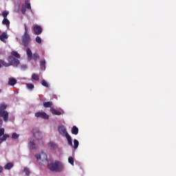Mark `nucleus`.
<instances>
[{
  "label": "nucleus",
  "instance_id": "f257e3e1",
  "mask_svg": "<svg viewBox=\"0 0 176 176\" xmlns=\"http://www.w3.org/2000/svg\"><path fill=\"white\" fill-rule=\"evenodd\" d=\"M8 61V63H6L5 60L0 59V68H1L2 65H3V67H10V65H12L13 67H17L20 65V60L13 57V56H9ZM1 64H2V65Z\"/></svg>",
  "mask_w": 176,
  "mask_h": 176
},
{
  "label": "nucleus",
  "instance_id": "f03ea898",
  "mask_svg": "<svg viewBox=\"0 0 176 176\" xmlns=\"http://www.w3.org/2000/svg\"><path fill=\"white\" fill-rule=\"evenodd\" d=\"M48 168L50 171H54L55 173H61L64 170V165L58 161H56L54 163H48Z\"/></svg>",
  "mask_w": 176,
  "mask_h": 176
},
{
  "label": "nucleus",
  "instance_id": "7ed1b4c3",
  "mask_svg": "<svg viewBox=\"0 0 176 176\" xmlns=\"http://www.w3.org/2000/svg\"><path fill=\"white\" fill-rule=\"evenodd\" d=\"M58 131L63 137H66L67 141L68 142V145L70 146H74V144H72V138H71V135L68 134V132H67V129L64 126H60L58 127Z\"/></svg>",
  "mask_w": 176,
  "mask_h": 176
},
{
  "label": "nucleus",
  "instance_id": "20e7f679",
  "mask_svg": "<svg viewBox=\"0 0 176 176\" xmlns=\"http://www.w3.org/2000/svg\"><path fill=\"white\" fill-rule=\"evenodd\" d=\"M25 32L22 36V44L24 47H27L28 45H30V42H31V37L30 34H28V28L27 27V24H24Z\"/></svg>",
  "mask_w": 176,
  "mask_h": 176
},
{
  "label": "nucleus",
  "instance_id": "39448f33",
  "mask_svg": "<svg viewBox=\"0 0 176 176\" xmlns=\"http://www.w3.org/2000/svg\"><path fill=\"white\" fill-rule=\"evenodd\" d=\"M8 108V105L5 104H0V118H3L4 122H8V119H9V113L5 111Z\"/></svg>",
  "mask_w": 176,
  "mask_h": 176
},
{
  "label": "nucleus",
  "instance_id": "423d86ee",
  "mask_svg": "<svg viewBox=\"0 0 176 176\" xmlns=\"http://www.w3.org/2000/svg\"><path fill=\"white\" fill-rule=\"evenodd\" d=\"M35 157L37 159V161L41 160L42 162H47V155L44 152L36 155Z\"/></svg>",
  "mask_w": 176,
  "mask_h": 176
},
{
  "label": "nucleus",
  "instance_id": "0eeeda50",
  "mask_svg": "<svg viewBox=\"0 0 176 176\" xmlns=\"http://www.w3.org/2000/svg\"><path fill=\"white\" fill-rule=\"evenodd\" d=\"M33 31L34 35H41L43 30L42 29V27H41V25H34L33 26Z\"/></svg>",
  "mask_w": 176,
  "mask_h": 176
},
{
  "label": "nucleus",
  "instance_id": "6e6552de",
  "mask_svg": "<svg viewBox=\"0 0 176 176\" xmlns=\"http://www.w3.org/2000/svg\"><path fill=\"white\" fill-rule=\"evenodd\" d=\"M36 118H41V119H49V116L45 112H37L35 113Z\"/></svg>",
  "mask_w": 176,
  "mask_h": 176
},
{
  "label": "nucleus",
  "instance_id": "1a4fd4ad",
  "mask_svg": "<svg viewBox=\"0 0 176 176\" xmlns=\"http://www.w3.org/2000/svg\"><path fill=\"white\" fill-rule=\"evenodd\" d=\"M8 33L7 32H3L1 35H0V40L1 41V42H6V39H8Z\"/></svg>",
  "mask_w": 176,
  "mask_h": 176
},
{
  "label": "nucleus",
  "instance_id": "9d476101",
  "mask_svg": "<svg viewBox=\"0 0 176 176\" xmlns=\"http://www.w3.org/2000/svg\"><path fill=\"white\" fill-rule=\"evenodd\" d=\"M17 83V80L13 78H10L8 80V85L10 86H14Z\"/></svg>",
  "mask_w": 176,
  "mask_h": 176
},
{
  "label": "nucleus",
  "instance_id": "9b49d317",
  "mask_svg": "<svg viewBox=\"0 0 176 176\" xmlns=\"http://www.w3.org/2000/svg\"><path fill=\"white\" fill-rule=\"evenodd\" d=\"M26 53L28 56V59L30 60H32V52L31 51V49L27 48Z\"/></svg>",
  "mask_w": 176,
  "mask_h": 176
},
{
  "label": "nucleus",
  "instance_id": "f8f14e48",
  "mask_svg": "<svg viewBox=\"0 0 176 176\" xmlns=\"http://www.w3.org/2000/svg\"><path fill=\"white\" fill-rule=\"evenodd\" d=\"M29 146L30 149H36V144H35L34 140H30Z\"/></svg>",
  "mask_w": 176,
  "mask_h": 176
},
{
  "label": "nucleus",
  "instance_id": "ddd939ff",
  "mask_svg": "<svg viewBox=\"0 0 176 176\" xmlns=\"http://www.w3.org/2000/svg\"><path fill=\"white\" fill-rule=\"evenodd\" d=\"M2 24L3 25H6V27H10V21L8 19V18H3L2 21Z\"/></svg>",
  "mask_w": 176,
  "mask_h": 176
},
{
  "label": "nucleus",
  "instance_id": "4468645a",
  "mask_svg": "<svg viewBox=\"0 0 176 176\" xmlns=\"http://www.w3.org/2000/svg\"><path fill=\"white\" fill-rule=\"evenodd\" d=\"M79 133V129L76 127V126H73L72 129V133L74 134V135H78Z\"/></svg>",
  "mask_w": 176,
  "mask_h": 176
},
{
  "label": "nucleus",
  "instance_id": "2eb2a0df",
  "mask_svg": "<svg viewBox=\"0 0 176 176\" xmlns=\"http://www.w3.org/2000/svg\"><path fill=\"white\" fill-rule=\"evenodd\" d=\"M50 111L53 115H57L58 116H60L61 115V111L56 110L54 108L51 107Z\"/></svg>",
  "mask_w": 176,
  "mask_h": 176
},
{
  "label": "nucleus",
  "instance_id": "dca6fc26",
  "mask_svg": "<svg viewBox=\"0 0 176 176\" xmlns=\"http://www.w3.org/2000/svg\"><path fill=\"white\" fill-rule=\"evenodd\" d=\"M43 105L44 108H52V107L53 105V102H44L43 103Z\"/></svg>",
  "mask_w": 176,
  "mask_h": 176
},
{
  "label": "nucleus",
  "instance_id": "f3484780",
  "mask_svg": "<svg viewBox=\"0 0 176 176\" xmlns=\"http://www.w3.org/2000/svg\"><path fill=\"white\" fill-rule=\"evenodd\" d=\"M40 66H41V69L45 71V69H46V60H41L40 61Z\"/></svg>",
  "mask_w": 176,
  "mask_h": 176
},
{
  "label": "nucleus",
  "instance_id": "a211bd4d",
  "mask_svg": "<svg viewBox=\"0 0 176 176\" xmlns=\"http://www.w3.org/2000/svg\"><path fill=\"white\" fill-rule=\"evenodd\" d=\"M34 137H35L36 140H42V133L39 131L36 132L34 133Z\"/></svg>",
  "mask_w": 176,
  "mask_h": 176
},
{
  "label": "nucleus",
  "instance_id": "6ab92c4d",
  "mask_svg": "<svg viewBox=\"0 0 176 176\" xmlns=\"http://www.w3.org/2000/svg\"><path fill=\"white\" fill-rule=\"evenodd\" d=\"M13 167V164L12 162H9L6 164V165L4 166L5 170H10Z\"/></svg>",
  "mask_w": 176,
  "mask_h": 176
},
{
  "label": "nucleus",
  "instance_id": "aec40b11",
  "mask_svg": "<svg viewBox=\"0 0 176 176\" xmlns=\"http://www.w3.org/2000/svg\"><path fill=\"white\" fill-rule=\"evenodd\" d=\"M25 5L26 6V9L31 10V3H30V0H25Z\"/></svg>",
  "mask_w": 176,
  "mask_h": 176
},
{
  "label": "nucleus",
  "instance_id": "412c9836",
  "mask_svg": "<svg viewBox=\"0 0 176 176\" xmlns=\"http://www.w3.org/2000/svg\"><path fill=\"white\" fill-rule=\"evenodd\" d=\"M11 54L14 56V57H16V58H20L19 53L16 51H12Z\"/></svg>",
  "mask_w": 176,
  "mask_h": 176
},
{
  "label": "nucleus",
  "instance_id": "4be33fe9",
  "mask_svg": "<svg viewBox=\"0 0 176 176\" xmlns=\"http://www.w3.org/2000/svg\"><path fill=\"white\" fill-rule=\"evenodd\" d=\"M78 146H79V141L78 140H74V148L78 149Z\"/></svg>",
  "mask_w": 176,
  "mask_h": 176
},
{
  "label": "nucleus",
  "instance_id": "5701e85b",
  "mask_svg": "<svg viewBox=\"0 0 176 176\" xmlns=\"http://www.w3.org/2000/svg\"><path fill=\"white\" fill-rule=\"evenodd\" d=\"M32 79H33V80H39V75L35 73L32 74Z\"/></svg>",
  "mask_w": 176,
  "mask_h": 176
},
{
  "label": "nucleus",
  "instance_id": "b1692460",
  "mask_svg": "<svg viewBox=\"0 0 176 176\" xmlns=\"http://www.w3.org/2000/svg\"><path fill=\"white\" fill-rule=\"evenodd\" d=\"M49 146L51 149H55V148L57 147V145H56V143L51 142L49 143Z\"/></svg>",
  "mask_w": 176,
  "mask_h": 176
},
{
  "label": "nucleus",
  "instance_id": "393cba45",
  "mask_svg": "<svg viewBox=\"0 0 176 176\" xmlns=\"http://www.w3.org/2000/svg\"><path fill=\"white\" fill-rule=\"evenodd\" d=\"M8 16H9V11L6 10L2 12V16L3 19H8Z\"/></svg>",
  "mask_w": 176,
  "mask_h": 176
},
{
  "label": "nucleus",
  "instance_id": "a878e982",
  "mask_svg": "<svg viewBox=\"0 0 176 176\" xmlns=\"http://www.w3.org/2000/svg\"><path fill=\"white\" fill-rule=\"evenodd\" d=\"M32 58H33V60L34 61H36V60H38V58H39V54L34 53L33 54V56H32Z\"/></svg>",
  "mask_w": 176,
  "mask_h": 176
},
{
  "label": "nucleus",
  "instance_id": "bb28decb",
  "mask_svg": "<svg viewBox=\"0 0 176 176\" xmlns=\"http://www.w3.org/2000/svg\"><path fill=\"white\" fill-rule=\"evenodd\" d=\"M41 85L44 86V87H50L49 83H47V82H46L45 80L41 81Z\"/></svg>",
  "mask_w": 176,
  "mask_h": 176
},
{
  "label": "nucleus",
  "instance_id": "cd10ccee",
  "mask_svg": "<svg viewBox=\"0 0 176 176\" xmlns=\"http://www.w3.org/2000/svg\"><path fill=\"white\" fill-rule=\"evenodd\" d=\"M27 88L28 89V90H32V89H34V86L33 84L31 83H28L26 85Z\"/></svg>",
  "mask_w": 176,
  "mask_h": 176
},
{
  "label": "nucleus",
  "instance_id": "c85d7f7f",
  "mask_svg": "<svg viewBox=\"0 0 176 176\" xmlns=\"http://www.w3.org/2000/svg\"><path fill=\"white\" fill-rule=\"evenodd\" d=\"M24 173H25L26 175H30V168L25 167L23 169Z\"/></svg>",
  "mask_w": 176,
  "mask_h": 176
},
{
  "label": "nucleus",
  "instance_id": "c756f323",
  "mask_svg": "<svg viewBox=\"0 0 176 176\" xmlns=\"http://www.w3.org/2000/svg\"><path fill=\"white\" fill-rule=\"evenodd\" d=\"M68 162L72 166H74V157H69Z\"/></svg>",
  "mask_w": 176,
  "mask_h": 176
},
{
  "label": "nucleus",
  "instance_id": "7c9ffc66",
  "mask_svg": "<svg viewBox=\"0 0 176 176\" xmlns=\"http://www.w3.org/2000/svg\"><path fill=\"white\" fill-rule=\"evenodd\" d=\"M36 42L37 43H42V38H41V37L39 36H37L36 37Z\"/></svg>",
  "mask_w": 176,
  "mask_h": 176
},
{
  "label": "nucleus",
  "instance_id": "2f4dec72",
  "mask_svg": "<svg viewBox=\"0 0 176 176\" xmlns=\"http://www.w3.org/2000/svg\"><path fill=\"white\" fill-rule=\"evenodd\" d=\"M19 134H17V133H12V138L13 139V140H17V138H19Z\"/></svg>",
  "mask_w": 176,
  "mask_h": 176
},
{
  "label": "nucleus",
  "instance_id": "473e14b6",
  "mask_svg": "<svg viewBox=\"0 0 176 176\" xmlns=\"http://www.w3.org/2000/svg\"><path fill=\"white\" fill-rule=\"evenodd\" d=\"M7 138H9V135L4 133L1 138V140L6 141Z\"/></svg>",
  "mask_w": 176,
  "mask_h": 176
},
{
  "label": "nucleus",
  "instance_id": "72a5a7b5",
  "mask_svg": "<svg viewBox=\"0 0 176 176\" xmlns=\"http://www.w3.org/2000/svg\"><path fill=\"white\" fill-rule=\"evenodd\" d=\"M5 134V129L4 128H0V138L2 137Z\"/></svg>",
  "mask_w": 176,
  "mask_h": 176
},
{
  "label": "nucleus",
  "instance_id": "f704fd0d",
  "mask_svg": "<svg viewBox=\"0 0 176 176\" xmlns=\"http://www.w3.org/2000/svg\"><path fill=\"white\" fill-rule=\"evenodd\" d=\"M25 12H27V10L25 9V6H23L21 8V13L23 14H25Z\"/></svg>",
  "mask_w": 176,
  "mask_h": 176
},
{
  "label": "nucleus",
  "instance_id": "c9c22d12",
  "mask_svg": "<svg viewBox=\"0 0 176 176\" xmlns=\"http://www.w3.org/2000/svg\"><path fill=\"white\" fill-rule=\"evenodd\" d=\"M27 68H28V67L27 66V65H22L21 66V69L22 71H25V69H27Z\"/></svg>",
  "mask_w": 176,
  "mask_h": 176
},
{
  "label": "nucleus",
  "instance_id": "e433bc0d",
  "mask_svg": "<svg viewBox=\"0 0 176 176\" xmlns=\"http://www.w3.org/2000/svg\"><path fill=\"white\" fill-rule=\"evenodd\" d=\"M3 124V120H2V119H0V128H2Z\"/></svg>",
  "mask_w": 176,
  "mask_h": 176
},
{
  "label": "nucleus",
  "instance_id": "4c0bfd02",
  "mask_svg": "<svg viewBox=\"0 0 176 176\" xmlns=\"http://www.w3.org/2000/svg\"><path fill=\"white\" fill-rule=\"evenodd\" d=\"M3 170V167L0 166V174L1 173V172Z\"/></svg>",
  "mask_w": 176,
  "mask_h": 176
},
{
  "label": "nucleus",
  "instance_id": "58836bf2",
  "mask_svg": "<svg viewBox=\"0 0 176 176\" xmlns=\"http://www.w3.org/2000/svg\"><path fill=\"white\" fill-rule=\"evenodd\" d=\"M2 139L1 138H0V144H2V142H3V140H1Z\"/></svg>",
  "mask_w": 176,
  "mask_h": 176
},
{
  "label": "nucleus",
  "instance_id": "ea45409f",
  "mask_svg": "<svg viewBox=\"0 0 176 176\" xmlns=\"http://www.w3.org/2000/svg\"><path fill=\"white\" fill-rule=\"evenodd\" d=\"M0 93H1V89H0Z\"/></svg>",
  "mask_w": 176,
  "mask_h": 176
}]
</instances>
